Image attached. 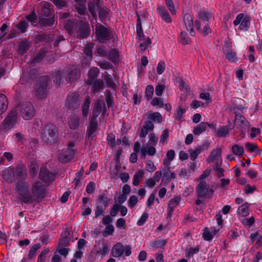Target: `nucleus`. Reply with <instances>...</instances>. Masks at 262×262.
<instances>
[{"label": "nucleus", "mask_w": 262, "mask_h": 262, "mask_svg": "<svg viewBox=\"0 0 262 262\" xmlns=\"http://www.w3.org/2000/svg\"><path fill=\"white\" fill-rule=\"evenodd\" d=\"M88 9L92 16L95 19H97V11L99 18L103 24H105L106 18L109 14V10L105 7H102L98 2L96 4L93 2L88 3Z\"/></svg>", "instance_id": "f257e3e1"}, {"label": "nucleus", "mask_w": 262, "mask_h": 262, "mask_svg": "<svg viewBox=\"0 0 262 262\" xmlns=\"http://www.w3.org/2000/svg\"><path fill=\"white\" fill-rule=\"evenodd\" d=\"M15 192L19 195V200L25 204H30L31 192L28 183L24 180H18L14 188Z\"/></svg>", "instance_id": "f03ea898"}, {"label": "nucleus", "mask_w": 262, "mask_h": 262, "mask_svg": "<svg viewBox=\"0 0 262 262\" xmlns=\"http://www.w3.org/2000/svg\"><path fill=\"white\" fill-rule=\"evenodd\" d=\"M47 195L45 186L40 182L37 181L32 184L30 204L37 203L42 201Z\"/></svg>", "instance_id": "7ed1b4c3"}, {"label": "nucleus", "mask_w": 262, "mask_h": 262, "mask_svg": "<svg viewBox=\"0 0 262 262\" xmlns=\"http://www.w3.org/2000/svg\"><path fill=\"white\" fill-rule=\"evenodd\" d=\"M41 138L42 141L47 144H54L58 141V133L56 126L52 124H48L43 127Z\"/></svg>", "instance_id": "20e7f679"}, {"label": "nucleus", "mask_w": 262, "mask_h": 262, "mask_svg": "<svg viewBox=\"0 0 262 262\" xmlns=\"http://www.w3.org/2000/svg\"><path fill=\"white\" fill-rule=\"evenodd\" d=\"M49 80L50 78L48 76H43L38 79L34 88L35 95L38 98L41 99L47 96Z\"/></svg>", "instance_id": "39448f33"}, {"label": "nucleus", "mask_w": 262, "mask_h": 262, "mask_svg": "<svg viewBox=\"0 0 262 262\" xmlns=\"http://www.w3.org/2000/svg\"><path fill=\"white\" fill-rule=\"evenodd\" d=\"M17 108L21 117L25 120H30L35 116V109L30 102H23L17 106Z\"/></svg>", "instance_id": "423d86ee"}, {"label": "nucleus", "mask_w": 262, "mask_h": 262, "mask_svg": "<svg viewBox=\"0 0 262 262\" xmlns=\"http://www.w3.org/2000/svg\"><path fill=\"white\" fill-rule=\"evenodd\" d=\"M95 30L97 40L100 43H104L113 37L111 28H106L102 25L99 24L96 26Z\"/></svg>", "instance_id": "0eeeda50"}, {"label": "nucleus", "mask_w": 262, "mask_h": 262, "mask_svg": "<svg viewBox=\"0 0 262 262\" xmlns=\"http://www.w3.org/2000/svg\"><path fill=\"white\" fill-rule=\"evenodd\" d=\"M18 121L17 112L15 110H12L8 113L3 120L1 126L3 130H9L14 127Z\"/></svg>", "instance_id": "6e6552de"}, {"label": "nucleus", "mask_w": 262, "mask_h": 262, "mask_svg": "<svg viewBox=\"0 0 262 262\" xmlns=\"http://www.w3.org/2000/svg\"><path fill=\"white\" fill-rule=\"evenodd\" d=\"M74 146V143L70 142L68 144V148L58 154V159L60 162L68 163L74 158L76 150L72 148Z\"/></svg>", "instance_id": "1a4fd4ad"}, {"label": "nucleus", "mask_w": 262, "mask_h": 262, "mask_svg": "<svg viewBox=\"0 0 262 262\" xmlns=\"http://www.w3.org/2000/svg\"><path fill=\"white\" fill-rule=\"evenodd\" d=\"M80 101L79 96L76 93L69 94L67 97L66 107L70 111H75L79 108Z\"/></svg>", "instance_id": "9d476101"}, {"label": "nucleus", "mask_w": 262, "mask_h": 262, "mask_svg": "<svg viewBox=\"0 0 262 262\" xmlns=\"http://www.w3.org/2000/svg\"><path fill=\"white\" fill-rule=\"evenodd\" d=\"M131 249L129 245L124 246L121 243H118L113 247L112 255L113 257H118L121 256L124 252L125 256H128L132 253Z\"/></svg>", "instance_id": "9b49d317"}, {"label": "nucleus", "mask_w": 262, "mask_h": 262, "mask_svg": "<svg viewBox=\"0 0 262 262\" xmlns=\"http://www.w3.org/2000/svg\"><path fill=\"white\" fill-rule=\"evenodd\" d=\"M64 71L66 80L69 83H73L75 81L81 76L79 70L74 67H68L64 69Z\"/></svg>", "instance_id": "f8f14e48"}, {"label": "nucleus", "mask_w": 262, "mask_h": 262, "mask_svg": "<svg viewBox=\"0 0 262 262\" xmlns=\"http://www.w3.org/2000/svg\"><path fill=\"white\" fill-rule=\"evenodd\" d=\"M209 185L207 184L205 181L199 182L195 188L196 196L199 199H210L208 189Z\"/></svg>", "instance_id": "ddd939ff"}, {"label": "nucleus", "mask_w": 262, "mask_h": 262, "mask_svg": "<svg viewBox=\"0 0 262 262\" xmlns=\"http://www.w3.org/2000/svg\"><path fill=\"white\" fill-rule=\"evenodd\" d=\"M39 178L44 183H47L54 181V174L46 167H42L39 171Z\"/></svg>", "instance_id": "4468645a"}, {"label": "nucleus", "mask_w": 262, "mask_h": 262, "mask_svg": "<svg viewBox=\"0 0 262 262\" xmlns=\"http://www.w3.org/2000/svg\"><path fill=\"white\" fill-rule=\"evenodd\" d=\"M75 2L74 9L76 12L80 16L87 14V9L86 8V0H73Z\"/></svg>", "instance_id": "2eb2a0df"}, {"label": "nucleus", "mask_w": 262, "mask_h": 262, "mask_svg": "<svg viewBox=\"0 0 262 262\" xmlns=\"http://www.w3.org/2000/svg\"><path fill=\"white\" fill-rule=\"evenodd\" d=\"M98 128V122L97 119L91 118L90 124L87 130L88 139L92 140L93 137L96 136L95 132Z\"/></svg>", "instance_id": "dca6fc26"}, {"label": "nucleus", "mask_w": 262, "mask_h": 262, "mask_svg": "<svg viewBox=\"0 0 262 262\" xmlns=\"http://www.w3.org/2000/svg\"><path fill=\"white\" fill-rule=\"evenodd\" d=\"M183 19L186 29L189 31L191 35L194 36L195 32L193 28L194 24L192 16L190 14L187 13L184 15Z\"/></svg>", "instance_id": "f3484780"}, {"label": "nucleus", "mask_w": 262, "mask_h": 262, "mask_svg": "<svg viewBox=\"0 0 262 262\" xmlns=\"http://www.w3.org/2000/svg\"><path fill=\"white\" fill-rule=\"evenodd\" d=\"M3 179L9 183H12L15 178V171L13 167L10 166L3 171Z\"/></svg>", "instance_id": "a211bd4d"}, {"label": "nucleus", "mask_w": 262, "mask_h": 262, "mask_svg": "<svg viewBox=\"0 0 262 262\" xmlns=\"http://www.w3.org/2000/svg\"><path fill=\"white\" fill-rule=\"evenodd\" d=\"M157 11L165 22L167 23L171 22L172 18L164 6L157 5Z\"/></svg>", "instance_id": "6ab92c4d"}, {"label": "nucleus", "mask_w": 262, "mask_h": 262, "mask_svg": "<svg viewBox=\"0 0 262 262\" xmlns=\"http://www.w3.org/2000/svg\"><path fill=\"white\" fill-rule=\"evenodd\" d=\"M147 121H152V123H160L162 122V116L159 112H152L151 111L147 112L145 114Z\"/></svg>", "instance_id": "aec40b11"}, {"label": "nucleus", "mask_w": 262, "mask_h": 262, "mask_svg": "<svg viewBox=\"0 0 262 262\" xmlns=\"http://www.w3.org/2000/svg\"><path fill=\"white\" fill-rule=\"evenodd\" d=\"M16 175L19 180L25 181L27 177V171L26 166L23 164H19L16 167L15 170Z\"/></svg>", "instance_id": "412c9836"}, {"label": "nucleus", "mask_w": 262, "mask_h": 262, "mask_svg": "<svg viewBox=\"0 0 262 262\" xmlns=\"http://www.w3.org/2000/svg\"><path fill=\"white\" fill-rule=\"evenodd\" d=\"M99 73V70L96 67L90 69L88 74V78L86 83L89 85H92L95 81L97 80V76Z\"/></svg>", "instance_id": "4be33fe9"}, {"label": "nucleus", "mask_w": 262, "mask_h": 262, "mask_svg": "<svg viewBox=\"0 0 262 262\" xmlns=\"http://www.w3.org/2000/svg\"><path fill=\"white\" fill-rule=\"evenodd\" d=\"M163 164L165 165L163 169V177L162 179V183H168L170 181V167L169 166V162L167 160H163Z\"/></svg>", "instance_id": "5701e85b"}, {"label": "nucleus", "mask_w": 262, "mask_h": 262, "mask_svg": "<svg viewBox=\"0 0 262 262\" xmlns=\"http://www.w3.org/2000/svg\"><path fill=\"white\" fill-rule=\"evenodd\" d=\"M195 25L197 30L204 36H207L211 33V29L208 24L205 25L203 29L201 28V22L199 20H195Z\"/></svg>", "instance_id": "b1692460"}, {"label": "nucleus", "mask_w": 262, "mask_h": 262, "mask_svg": "<svg viewBox=\"0 0 262 262\" xmlns=\"http://www.w3.org/2000/svg\"><path fill=\"white\" fill-rule=\"evenodd\" d=\"M51 4L46 2L45 4L40 5V9L39 14L40 16L49 17L51 14Z\"/></svg>", "instance_id": "393cba45"}, {"label": "nucleus", "mask_w": 262, "mask_h": 262, "mask_svg": "<svg viewBox=\"0 0 262 262\" xmlns=\"http://www.w3.org/2000/svg\"><path fill=\"white\" fill-rule=\"evenodd\" d=\"M55 22L54 17L40 18H39L38 24L41 27H49L53 25Z\"/></svg>", "instance_id": "a878e982"}, {"label": "nucleus", "mask_w": 262, "mask_h": 262, "mask_svg": "<svg viewBox=\"0 0 262 262\" xmlns=\"http://www.w3.org/2000/svg\"><path fill=\"white\" fill-rule=\"evenodd\" d=\"M138 40L140 43L139 47L142 51H145L147 47L151 43V39L149 37L146 38L144 34L143 37H138Z\"/></svg>", "instance_id": "bb28decb"}, {"label": "nucleus", "mask_w": 262, "mask_h": 262, "mask_svg": "<svg viewBox=\"0 0 262 262\" xmlns=\"http://www.w3.org/2000/svg\"><path fill=\"white\" fill-rule=\"evenodd\" d=\"M235 120L239 123L241 127L248 128L250 126L249 123L246 118L239 113H235Z\"/></svg>", "instance_id": "cd10ccee"}, {"label": "nucleus", "mask_w": 262, "mask_h": 262, "mask_svg": "<svg viewBox=\"0 0 262 262\" xmlns=\"http://www.w3.org/2000/svg\"><path fill=\"white\" fill-rule=\"evenodd\" d=\"M102 102L99 99L94 103V107L93 111V119H97L102 110Z\"/></svg>", "instance_id": "c85d7f7f"}, {"label": "nucleus", "mask_w": 262, "mask_h": 262, "mask_svg": "<svg viewBox=\"0 0 262 262\" xmlns=\"http://www.w3.org/2000/svg\"><path fill=\"white\" fill-rule=\"evenodd\" d=\"M79 35L81 38H85L90 34V30L88 25L82 23L79 25Z\"/></svg>", "instance_id": "c756f323"}, {"label": "nucleus", "mask_w": 262, "mask_h": 262, "mask_svg": "<svg viewBox=\"0 0 262 262\" xmlns=\"http://www.w3.org/2000/svg\"><path fill=\"white\" fill-rule=\"evenodd\" d=\"M8 104V101L6 96L0 93V115L7 110Z\"/></svg>", "instance_id": "7c9ffc66"}, {"label": "nucleus", "mask_w": 262, "mask_h": 262, "mask_svg": "<svg viewBox=\"0 0 262 262\" xmlns=\"http://www.w3.org/2000/svg\"><path fill=\"white\" fill-rule=\"evenodd\" d=\"M208 125L207 122H201L199 125L194 127L193 129V133L194 135H200L205 132Z\"/></svg>", "instance_id": "2f4dec72"}, {"label": "nucleus", "mask_w": 262, "mask_h": 262, "mask_svg": "<svg viewBox=\"0 0 262 262\" xmlns=\"http://www.w3.org/2000/svg\"><path fill=\"white\" fill-rule=\"evenodd\" d=\"M249 204L247 203L241 205L237 209V213L243 216H246L249 215V211L248 209Z\"/></svg>", "instance_id": "473e14b6"}, {"label": "nucleus", "mask_w": 262, "mask_h": 262, "mask_svg": "<svg viewBox=\"0 0 262 262\" xmlns=\"http://www.w3.org/2000/svg\"><path fill=\"white\" fill-rule=\"evenodd\" d=\"M105 209L104 206L103 207L102 204L96 203V207L94 209L95 217L98 218L100 216L104 215Z\"/></svg>", "instance_id": "72a5a7b5"}, {"label": "nucleus", "mask_w": 262, "mask_h": 262, "mask_svg": "<svg viewBox=\"0 0 262 262\" xmlns=\"http://www.w3.org/2000/svg\"><path fill=\"white\" fill-rule=\"evenodd\" d=\"M179 42L183 45H186L189 43L190 39L187 32L185 31L181 32L178 38Z\"/></svg>", "instance_id": "f704fd0d"}, {"label": "nucleus", "mask_w": 262, "mask_h": 262, "mask_svg": "<svg viewBox=\"0 0 262 262\" xmlns=\"http://www.w3.org/2000/svg\"><path fill=\"white\" fill-rule=\"evenodd\" d=\"M39 165L35 161H32L29 167L30 174L32 177H35L38 171Z\"/></svg>", "instance_id": "c9c22d12"}, {"label": "nucleus", "mask_w": 262, "mask_h": 262, "mask_svg": "<svg viewBox=\"0 0 262 262\" xmlns=\"http://www.w3.org/2000/svg\"><path fill=\"white\" fill-rule=\"evenodd\" d=\"M97 200L99 202H97L96 203L102 204V205H103L104 208H106L108 207L110 199L107 196H106L104 194H100L97 199Z\"/></svg>", "instance_id": "e433bc0d"}, {"label": "nucleus", "mask_w": 262, "mask_h": 262, "mask_svg": "<svg viewBox=\"0 0 262 262\" xmlns=\"http://www.w3.org/2000/svg\"><path fill=\"white\" fill-rule=\"evenodd\" d=\"M109 59L113 63H116L119 60V52L115 49H112L108 53Z\"/></svg>", "instance_id": "4c0bfd02"}, {"label": "nucleus", "mask_w": 262, "mask_h": 262, "mask_svg": "<svg viewBox=\"0 0 262 262\" xmlns=\"http://www.w3.org/2000/svg\"><path fill=\"white\" fill-rule=\"evenodd\" d=\"M93 91L94 93L99 92L103 89L104 82L102 80H97L93 83Z\"/></svg>", "instance_id": "58836bf2"}, {"label": "nucleus", "mask_w": 262, "mask_h": 262, "mask_svg": "<svg viewBox=\"0 0 262 262\" xmlns=\"http://www.w3.org/2000/svg\"><path fill=\"white\" fill-rule=\"evenodd\" d=\"M244 147L242 146H239L238 144H234L232 147V152L237 156H241L244 153Z\"/></svg>", "instance_id": "ea45409f"}, {"label": "nucleus", "mask_w": 262, "mask_h": 262, "mask_svg": "<svg viewBox=\"0 0 262 262\" xmlns=\"http://www.w3.org/2000/svg\"><path fill=\"white\" fill-rule=\"evenodd\" d=\"M250 25V18L248 16L244 17L239 25V29L243 30H247L249 28Z\"/></svg>", "instance_id": "a19ab883"}, {"label": "nucleus", "mask_w": 262, "mask_h": 262, "mask_svg": "<svg viewBox=\"0 0 262 262\" xmlns=\"http://www.w3.org/2000/svg\"><path fill=\"white\" fill-rule=\"evenodd\" d=\"M166 243V241L164 239L152 241L150 243V246L152 248L157 249L164 247Z\"/></svg>", "instance_id": "79ce46f5"}, {"label": "nucleus", "mask_w": 262, "mask_h": 262, "mask_svg": "<svg viewBox=\"0 0 262 262\" xmlns=\"http://www.w3.org/2000/svg\"><path fill=\"white\" fill-rule=\"evenodd\" d=\"M46 56V52L43 50L39 51L34 56L32 62L36 63L40 62Z\"/></svg>", "instance_id": "37998d69"}, {"label": "nucleus", "mask_w": 262, "mask_h": 262, "mask_svg": "<svg viewBox=\"0 0 262 262\" xmlns=\"http://www.w3.org/2000/svg\"><path fill=\"white\" fill-rule=\"evenodd\" d=\"M144 175V171L142 170H140L137 173H136L133 177V184L137 186L139 184V179L143 177Z\"/></svg>", "instance_id": "c03bdc74"}, {"label": "nucleus", "mask_w": 262, "mask_h": 262, "mask_svg": "<svg viewBox=\"0 0 262 262\" xmlns=\"http://www.w3.org/2000/svg\"><path fill=\"white\" fill-rule=\"evenodd\" d=\"M69 126L72 129H77L79 126V118L78 117H74L71 118L69 121Z\"/></svg>", "instance_id": "a18cd8bd"}, {"label": "nucleus", "mask_w": 262, "mask_h": 262, "mask_svg": "<svg viewBox=\"0 0 262 262\" xmlns=\"http://www.w3.org/2000/svg\"><path fill=\"white\" fill-rule=\"evenodd\" d=\"M154 90V86L152 85H148L146 86L145 91V97L146 98L147 101H149L152 98Z\"/></svg>", "instance_id": "49530a36"}, {"label": "nucleus", "mask_w": 262, "mask_h": 262, "mask_svg": "<svg viewBox=\"0 0 262 262\" xmlns=\"http://www.w3.org/2000/svg\"><path fill=\"white\" fill-rule=\"evenodd\" d=\"M91 103L90 98H88L85 99L84 101L83 105L82 106V114L84 116L86 117L89 112V107Z\"/></svg>", "instance_id": "de8ad7c7"}, {"label": "nucleus", "mask_w": 262, "mask_h": 262, "mask_svg": "<svg viewBox=\"0 0 262 262\" xmlns=\"http://www.w3.org/2000/svg\"><path fill=\"white\" fill-rule=\"evenodd\" d=\"M221 149L220 148H216L213 149L210 153L209 157V160L213 161L217 159L219 156H221Z\"/></svg>", "instance_id": "09e8293b"}, {"label": "nucleus", "mask_w": 262, "mask_h": 262, "mask_svg": "<svg viewBox=\"0 0 262 262\" xmlns=\"http://www.w3.org/2000/svg\"><path fill=\"white\" fill-rule=\"evenodd\" d=\"M94 47V44L92 43H90L86 45L85 47L84 53L86 55V56L89 59H91L92 58V48Z\"/></svg>", "instance_id": "8fccbe9b"}, {"label": "nucleus", "mask_w": 262, "mask_h": 262, "mask_svg": "<svg viewBox=\"0 0 262 262\" xmlns=\"http://www.w3.org/2000/svg\"><path fill=\"white\" fill-rule=\"evenodd\" d=\"M29 48V43L28 41H23L19 45V51L23 54L26 53Z\"/></svg>", "instance_id": "3c124183"}, {"label": "nucleus", "mask_w": 262, "mask_h": 262, "mask_svg": "<svg viewBox=\"0 0 262 262\" xmlns=\"http://www.w3.org/2000/svg\"><path fill=\"white\" fill-rule=\"evenodd\" d=\"M212 14L210 12H206L205 11H201L199 13V17L202 20L207 21L212 17Z\"/></svg>", "instance_id": "603ef678"}, {"label": "nucleus", "mask_w": 262, "mask_h": 262, "mask_svg": "<svg viewBox=\"0 0 262 262\" xmlns=\"http://www.w3.org/2000/svg\"><path fill=\"white\" fill-rule=\"evenodd\" d=\"M229 133V129L227 126H221L217 131V136L220 137H225Z\"/></svg>", "instance_id": "864d4df0"}, {"label": "nucleus", "mask_w": 262, "mask_h": 262, "mask_svg": "<svg viewBox=\"0 0 262 262\" xmlns=\"http://www.w3.org/2000/svg\"><path fill=\"white\" fill-rule=\"evenodd\" d=\"M104 80L107 86L112 89H115L116 87V84L110 75H106L104 77Z\"/></svg>", "instance_id": "5fc2aeb1"}, {"label": "nucleus", "mask_w": 262, "mask_h": 262, "mask_svg": "<svg viewBox=\"0 0 262 262\" xmlns=\"http://www.w3.org/2000/svg\"><path fill=\"white\" fill-rule=\"evenodd\" d=\"M62 73L60 71H56L53 76V82L59 85L61 83Z\"/></svg>", "instance_id": "6e6d98bb"}, {"label": "nucleus", "mask_w": 262, "mask_h": 262, "mask_svg": "<svg viewBox=\"0 0 262 262\" xmlns=\"http://www.w3.org/2000/svg\"><path fill=\"white\" fill-rule=\"evenodd\" d=\"M136 28L138 37H143V35L144 34L142 28L141 19L138 14H137V23Z\"/></svg>", "instance_id": "4d7b16f0"}, {"label": "nucleus", "mask_w": 262, "mask_h": 262, "mask_svg": "<svg viewBox=\"0 0 262 262\" xmlns=\"http://www.w3.org/2000/svg\"><path fill=\"white\" fill-rule=\"evenodd\" d=\"M40 247L41 245L39 243L32 246L29 252L28 257L30 259L33 257L35 255L36 251L40 248Z\"/></svg>", "instance_id": "13d9d810"}, {"label": "nucleus", "mask_w": 262, "mask_h": 262, "mask_svg": "<svg viewBox=\"0 0 262 262\" xmlns=\"http://www.w3.org/2000/svg\"><path fill=\"white\" fill-rule=\"evenodd\" d=\"M28 27V24L25 20H21L17 25V28L22 33L26 32Z\"/></svg>", "instance_id": "bf43d9fd"}, {"label": "nucleus", "mask_w": 262, "mask_h": 262, "mask_svg": "<svg viewBox=\"0 0 262 262\" xmlns=\"http://www.w3.org/2000/svg\"><path fill=\"white\" fill-rule=\"evenodd\" d=\"M189 152L190 154V159L192 161H194L201 151H200V149H199L196 147L194 150L192 149H189Z\"/></svg>", "instance_id": "052dcab7"}, {"label": "nucleus", "mask_w": 262, "mask_h": 262, "mask_svg": "<svg viewBox=\"0 0 262 262\" xmlns=\"http://www.w3.org/2000/svg\"><path fill=\"white\" fill-rule=\"evenodd\" d=\"M165 4L172 15L176 14V10L172 0H165Z\"/></svg>", "instance_id": "680f3d73"}, {"label": "nucleus", "mask_w": 262, "mask_h": 262, "mask_svg": "<svg viewBox=\"0 0 262 262\" xmlns=\"http://www.w3.org/2000/svg\"><path fill=\"white\" fill-rule=\"evenodd\" d=\"M181 201L180 196H176L174 198L171 199L168 203V206L174 208L178 205Z\"/></svg>", "instance_id": "e2e57ef3"}, {"label": "nucleus", "mask_w": 262, "mask_h": 262, "mask_svg": "<svg viewBox=\"0 0 262 262\" xmlns=\"http://www.w3.org/2000/svg\"><path fill=\"white\" fill-rule=\"evenodd\" d=\"M106 140L111 147L113 148L115 146V137L113 133H110L107 135Z\"/></svg>", "instance_id": "0e129e2a"}, {"label": "nucleus", "mask_w": 262, "mask_h": 262, "mask_svg": "<svg viewBox=\"0 0 262 262\" xmlns=\"http://www.w3.org/2000/svg\"><path fill=\"white\" fill-rule=\"evenodd\" d=\"M138 198L136 195H131L128 200V207L130 208H134L138 203Z\"/></svg>", "instance_id": "69168bd1"}, {"label": "nucleus", "mask_w": 262, "mask_h": 262, "mask_svg": "<svg viewBox=\"0 0 262 262\" xmlns=\"http://www.w3.org/2000/svg\"><path fill=\"white\" fill-rule=\"evenodd\" d=\"M105 100H106V102L107 105L108 107H113V105L114 104V98L112 96V95L110 93V92H108L106 94V98H105Z\"/></svg>", "instance_id": "338daca9"}, {"label": "nucleus", "mask_w": 262, "mask_h": 262, "mask_svg": "<svg viewBox=\"0 0 262 262\" xmlns=\"http://www.w3.org/2000/svg\"><path fill=\"white\" fill-rule=\"evenodd\" d=\"M186 112V110L179 105L177 108L176 118L178 120H181L183 115Z\"/></svg>", "instance_id": "774afa93"}]
</instances>
